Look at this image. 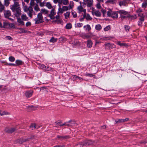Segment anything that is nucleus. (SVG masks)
I'll return each mask as SVG.
<instances>
[{
  "label": "nucleus",
  "instance_id": "19",
  "mask_svg": "<svg viewBox=\"0 0 147 147\" xmlns=\"http://www.w3.org/2000/svg\"><path fill=\"white\" fill-rule=\"evenodd\" d=\"M17 22L19 23L20 25H24V22L20 18H17Z\"/></svg>",
  "mask_w": 147,
  "mask_h": 147
},
{
  "label": "nucleus",
  "instance_id": "11",
  "mask_svg": "<svg viewBox=\"0 0 147 147\" xmlns=\"http://www.w3.org/2000/svg\"><path fill=\"white\" fill-rule=\"evenodd\" d=\"M118 12L120 15H127L128 16V15H129V13L127 11H125V10H119L118 11Z\"/></svg>",
  "mask_w": 147,
  "mask_h": 147
},
{
  "label": "nucleus",
  "instance_id": "38",
  "mask_svg": "<svg viewBox=\"0 0 147 147\" xmlns=\"http://www.w3.org/2000/svg\"><path fill=\"white\" fill-rule=\"evenodd\" d=\"M63 9H62V7H59L58 8V14H59V13H62L63 12Z\"/></svg>",
  "mask_w": 147,
  "mask_h": 147
},
{
  "label": "nucleus",
  "instance_id": "61",
  "mask_svg": "<svg viewBox=\"0 0 147 147\" xmlns=\"http://www.w3.org/2000/svg\"><path fill=\"white\" fill-rule=\"evenodd\" d=\"M9 26L11 28H13L14 26V25L13 24H9Z\"/></svg>",
  "mask_w": 147,
  "mask_h": 147
},
{
  "label": "nucleus",
  "instance_id": "37",
  "mask_svg": "<svg viewBox=\"0 0 147 147\" xmlns=\"http://www.w3.org/2000/svg\"><path fill=\"white\" fill-rule=\"evenodd\" d=\"M72 28V25L70 23L67 24L66 26V28L67 29H70Z\"/></svg>",
  "mask_w": 147,
  "mask_h": 147
},
{
  "label": "nucleus",
  "instance_id": "15",
  "mask_svg": "<svg viewBox=\"0 0 147 147\" xmlns=\"http://www.w3.org/2000/svg\"><path fill=\"white\" fill-rule=\"evenodd\" d=\"M4 14L6 18H8L11 15V11L8 10L5 11Z\"/></svg>",
  "mask_w": 147,
  "mask_h": 147
},
{
  "label": "nucleus",
  "instance_id": "42",
  "mask_svg": "<svg viewBox=\"0 0 147 147\" xmlns=\"http://www.w3.org/2000/svg\"><path fill=\"white\" fill-rule=\"evenodd\" d=\"M9 3V0H4V5L6 6H7Z\"/></svg>",
  "mask_w": 147,
  "mask_h": 147
},
{
  "label": "nucleus",
  "instance_id": "33",
  "mask_svg": "<svg viewBox=\"0 0 147 147\" xmlns=\"http://www.w3.org/2000/svg\"><path fill=\"white\" fill-rule=\"evenodd\" d=\"M101 28V26L100 24L96 25L95 26V29L97 30H100Z\"/></svg>",
  "mask_w": 147,
  "mask_h": 147
},
{
  "label": "nucleus",
  "instance_id": "4",
  "mask_svg": "<svg viewBox=\"0 0 147 147\" xmlns=\"http://www.w3.org/2000/svg\"><path fill=\"white\" fill-rule=\"evenodd\" d=\"M83 4L86 5L88 7H91L93 5V0H83Z\"/></svg>",
  "mask_w": 147,
  "mask_h": 147
},
{
  "label": "nucleus",
  "instance_id": "53",
  "mask_svg": "<svg viewBox=\"0 0 147 147\" xmlns=\"http://www.w3.org/2000/svg\"><path fill=\"white\" fill-rule=\"evenodd\" d=\"M45 2H42L41 1L39 3V5L41 7H43L45 5Z\"/></svg>",
  "mask_w": 147,
  "mask_h": 147
},
{
  "label": "nucleus",
  "instance_id": "32",
  "mask_svg": "<svg viewBox=\"0 0 147 147\" xmlns=\"http://www.w3.org/2000/svg\"><path fill=\"white\" fill-rule=\"evenodd\" d=\"M126 2L125 1H120L119 3V5L120 6H125L126 4Z\"/></svg>",
  "mask_w": 147,
  "mask_h": 147
},
{
  "label": "nucleus",
  "instance_id": "6",
  "mask_svg": "<svg viewBox=\"0 0 147 147\" xmlns=\"http://www.w3.org/2000/svg\"><path fill=\"white\" fill-rule=\"evenodd\" d=\"M80 5L77 7V9L79 13H80L82 12H83L84 13L86 12V10L85 9H84L83 7L81 5V2H80Z\"/></svg>",
  "mask_w": 147,
  "mask_h": 147
},
{
  "label": "nucleus",
  "instance_id": "58",
  "mask_svg": "<svg viewBox=\"0 0 147 147\" xmlns=\"http://www.w3.org/2000/svg\"><path fill=\"white\" fill-rule=\"evenodd\" d=\"M74 78V79H76V78H78L79 80H81V79H82V78H81V77H78V76H74V77H73Z\"/></svg>",
  "mask_w": 147,
  "mask_h": 147
},
{
  "label": "nucleus",
  "instance_id": "13",
  "mask_svg": "<svg viewBox=\"0 0 147 147\" xmlns=\"http://www.w3.org/2000/svg\"><path fill=\"white\" fill-rule=\"evenodd\" d=\"M92 15H94L97 17H100L101 16L100 12L99 11L94 10L92 12Z\"/></svg>",
  "mask_w": 147,
  "mask_h": 147
},
{
  "label": "nucleus",
  "instance_id": "23",
  "mask_svg": "<svg viewBox=\"0 0 147 147\" xmlns=\"http://www.w3.org/2000/svg\"><path fill=\"white\" fill-rule=\"evenodd\" d=\"M127 17L130 18L131 20H134L136 18V15L130 16L129 15L127 16Z\"/></svg>",
  "mask_w": 147,
  "mask_h": 147
},
{
  "label": "nucleus",
  "instance_id": "26",
  "mask_svg": "<svg viewBox=\"0 0 147 147\" xmlns=\"http://www.w3.org/2000/svg\"><path fill=\"white\" fill-rule=\"evenodd\" d=\"M57 137L58 138L62 140L66 139L68 138V137L67 136H58Z\"/></svg>",
  "mask_w": 147,
  "mask_h": 147
},
{
  "label": "nucleus",
  "instance_id": "18",
  "mask_svg": "<svg viewBox=\"0 0 147 147\" xmlns=\"http://www.w3.org/2000/svg\"><path fill=\"white\" fill-rule=\"evenodd\" d=\"M87 46L88 47L91 48L92 47V42L91 40H89L87 41Z\"/></svg>",
  "mask_w": 147,
  "mask_h": 147
},
{
  "label": "nucleus",
  "instance_id": "59",
  "mask_svg": "<svg viewBox=\"0 0 147 147\" xmlns=\"http://www.w3.org/2000/svg\"><path fill=\"white\" fill-rule=\"evenodd\" d=\"M52 69H53L52 68L49 67H47V68H46V69L45 70L49 71H51L52 70Z\"/></svg>",
  "mask_w": 147,
  "mask_h": 147
},
{
  "label": "nucleus",
  "instance_id": "35",
  "mask_svg": "<svg viewBox=\"0 0 147 147\" xmlns=\"http://www.w3.org/2000/svg\"><path fill=\"white\" fill-rule=\"evenodd\" d=\"M35 3L34 2V0H30V6L32 7L34 6L35 5Z\"/></svg>",
  "mask_w": 147,
  "mask_h": 147
},
{
  "label": "nucleus",
  "instance_id": "5",
  "mask_svg": "<svg viewBox=\"0 0 147 147\" xmlns=\"http://www.w3.org/2000/svg\"><path fill=\"white\" fill-rule=\"evenodd\" d=\"M105 49L107 50H111L113 48L116 47V45L114 44H112L110 43H105L104 45Z\"/></svg>",
  "mask_w": 147,
  "mask_h": 147
},
{
  "label": "nucleus",
  "instance_id": "45",
  "mask_svg": "<svg viewBox=\"0 0 147 147\" xmlns=\"http://www.w3.org/2000/svg\"><path fill=\"white\" fill-rule=\"evenodd\" d=\"M3 28H5L8 25H9V23L8 22H4L3 23Z\"/></svg>",
  "mask_w": 147,
  "mask_h": 147
},
{
  "label": "nucleus",
  "instance_id": "25",
  "mask_svg": "<svg viewBox=\"0 0 147 147\" xmlns=\"http://www.w3.org/2000/svg\"><path fill=\"white\" fill-rule=\"evenodd\" d=\"M34 10L36 11H40V8H39L38 5L37 4H35L34 7Z\"/></svg>",
  "mask_w": 147,
  "mask_h": 147
},
{
  "label": "nucleus",
  "instance_id": "16",
  "mask_svg": "<svg viewBox=\"0 0 147 147\" xmlns=\"http://www.w3.org/2000/svg\"><path fill=\"white\" fill-rule=\"evenodd\" d=\"M71 8L72 7L70 5H69L68 6H63L62 7V9H63V11H67L68 10H70Z\"/></svg>",
  "mask_w": 147,
  "mask_h": 147
},
{
  "label": "nucleus",
  "instance_id": "30",
  "mask_svg": "<svg viewBox=\"0 0 147 147\" xmlns=\"http://www.w3.org/2000/svg\"><path fill=\"white\" fill-rule=\"evenodd\" d=\"M61 4L62 3L65 5H67L69 3V1L68 0H62V1Z\"/></svg>",
  "mask_w": 147,
  "mask_h": 147
},
{
  "label": "nucleus",
  "instance_id": "46",
  "mask_svg": "<svg viewBox=\"0 0 147 147\" xmlns=\"http://www.w3.org/2000/svg\"><path fill=\"white\" fill-rule=\"evenodd\" d=\"M115 122L116 123H119L121 122H124L123 119H118L117 121L115 120Z\"/></svg>",
  "mask_w": 147,
  "mask_h": 147
},
{
  "label": "nucleus",
  "instance_id": "7",
  "mask_svg": "<svg viewBox=\"0 0 147 147\" xmlns=\"http://www.w3.org/2000/svg\"><path fill=\"white\" fill-rule=\"evenodd\" d=\"M56 13L55 10L52 9L51 10L50 14L49 15V16L51 19H54L55 18V15Z\"/></svg>",
  "mask_w": 147,
  "mask_h": 147
},
{
  "label": "nucleus",
  "instance_id": "52",
  "mask_svg": "<svg viewBox=\"0 0 147 147\" xmlns=\"http://www.w3.org/2000/svg\"><path fill=\"white\" fill-rule=\"evenodd\" d=\"M61 122H56V126L57 127L61 126Z\"/></svg>",
  "mask_w": 147,
  "mask_h": 147
},
{
  "label": "nucleus",
  "instance_id": "14",
  "mask_svg": "<svg viewBox=\"0 0 147 147\" xmlns=\"http://www.w3.org/2000/svg\"><path fill=\"white\" fill-rule=\"evenodd\" d=\"M15 128H6L5 129V131L8 133H11L15 130Z\"/></svg>",
  "mask_w": 147,
  "mask_h": 147
},
{
  "label": "nucleus",
  "instance_id": "1",
  "mask_svg": "<svg viewBox=\"0 0 147 147\" xmlns=\"http://www.w3.org/2000/svg\"><path fill=\"white\" fill-rule=\"evenodd\" d=\"M11 9L14 13V15L17 17H20L21 14V8L18 2H15L11 6Z\"/></svg>",
  "mask_w": 147,
  "mask_h": 147
},
{
  "label": "nucleus",
  "instance_id": "3",
  "mask_svg": "<svg viewBox=\"0 0 147 147\" xmlns=\"http://www.w3.org/2000/svg\"><path fill=\"white\" fill-rule=\"evenodd\" d=\"M34 20L35 21V24H38L43 22V17L41 13H39L38 14L37 17L34 19Z\"/></svg>",
  "mask_w": 147,
  "mask_h": 147
},
{
  "label": "nucleus",
  "instance_id": "47",
  "mask_svg": "<svg viewBox=\"0 0 147 147\" xmlns=\"http://www.w3.org/2000/svg\"><path fill=\"white\" fill-rule=\"evenodd\" d=\"M110 27L109 26H108L104 28V30L105 31H107L110 30Z\"/></svg>",
  "mask_w": 147,
  "mask_h": 147
},
{
  "label": "nucleus",
  "instance_id": "24",
  "mask_svg": "<svg viewBox=\"0 0 147 147\" xmlns=\"http://www.w3.org/2000/svg\"><path fill=\"white\" fill-rule=\"evenodd\" d=\"M57 40V38H55L54 37H52L50 40L49 42H51L54 43L56 42Z\"/></svg>",
  "mask_w": 147,
  "mask_h": 147
},
{
  "label": "nucleus",
  "instance_id": "56",
  "mask_svg": "<svg viewBox=\"0 0 147 147\" xmlns=\"http://www.w3.org/2000/svg\"><path fill=\"white\" fill-rule=\"evenodd\" d=\"M144 17H142L140 18V22H143L144 21Z\"/></svg>",
  "mask_w": 147,
  "mask_h": 147
},
{
  "label": "nucleus",
  "instance_id": "44",
  "mask_svg": "<svg viewBox=\"0 0 147 147\" xmlns=\"http://www.w3.org/2000/svg\"><path fill=\"white\" fill-rule=\"evenodd\" d=\"M40 67L42 69L44 70L46 69V66L43 64H40Z\"/></svg>",
  "mask_w": 147,
  "mask_h": 147
},
{
  "label": "nucleus",
  "instance_id": "28",
  "mask_svg": "<svg viewBox=\"0 0 147 147\" xmlns=\"http://www.w3.org/2000/svg\"><path fill=\"white\" fill-rule=\"evenodd\" d=\"M46 6L49 9H51L52 7L51 3L49 2H47L46 3Z\"/></svg>",
  "mask_w": 147,
  "mask_h": 147
},
{
  "label": "nucleus",
  "instance_id": "48",
  "mask_svg": "<svg viewBox=\"0 0 147 147\" xmlns=\"http://www.w3.org/2000/svg\"><path fill=\"white\" fill-rule=\"evenodd\" d=\"M83 24L82 23H77L76 25L78 27H81L83 26Z\"/></svg>",
  "mask_w": 147,
  "mask_h": 147
},
{
  "label": "nucleus",
  "instance_id": "41",
  "mask_svg": "<svg viewBox=\"0 0 147 147\" xmlns=\"http://www.w3.org/2000/svg\"><path fill=\"white\" fill-rule=\"evenodd\" d=\"M9 59L11 62H13L15 60V58L13 56H10L9 57Z\"/></svg>",
  "mask_w": 147,
  "mask_h": 147
},
{
  "label": "nucleus",
  "instance_id": "43",
  "mask_svg": "<svg viewBox=\"0 0 147 147\" xmlns=\"http://www.w3.org/2000/svg\"><path fill=\"white\" fill-rule=\"evenodd\" d=\"M98 3H97L96 5V7L98 9H100L101 8V7L100 4V3H102V2H98Z\"/></svg>",
  "mask_w": 147,
  "mask_h": 147
},
{
  "label": "nucleus",
  "instance_id": "22",
  "mask_svg": "<svg viewBox=\"0 0 147 147\" xmlns=\"http://www.w3.org/2000/svg\"><path fill=\"white\" fill-rule=\"evenodd\" d=\"M21 19L24 21H27L28 19V18L26 15L23 14L21 16Z\"/></svg>",
  "mask_w": 147,
  "mask_h": 147
},
{
  "label": "nucleus",
  "instance_id": "10",
  "mask_svg": "<svg viewBox=\"0 0 147 147\" xmlns=\"http://www.w3.org/2000/svg\"><path fill=\"white\" fill-rule=\"evenodd\" d=\"M116 43L117 45H119L121 47H127L128 46L127 45L126 43L121 42L120 41H117L116 42Z\"/></svg>",
  "mask_w": 147,
  "mask_h": 147
},
{
  "label": "nucleus",
  "instance_id": "63",
  "mask_svg": "<svg viewBox=\"0 0 147 147\" xmlns=\"http://www.w3.org/2000/svg\"><path fill=\"white\" fill-rule=\"evenodd\" d=\"M101 11H102V13H103V14L104 15L106 13V11H105V10H104V9H102Z\"/></svg>",
  "mask_w": 147,
  "mask_h": 147
},
{
  "label": "nucleus",
  "instance_id": "29",
  "mask_svg": "<svg viewBox=\"0 0 147 147\" xmlns=\"http://www.w3.org/2000/svg\"><path fill=\"white\" fill-rule=\"evenodd\" d=\"M71 121H68V122H66L65 124V126H68V127H70L71 126H72V125L74 124L76 125V124L75 123H71L70 124L69 123H70Z\"/></svg>",
  "mask_w": 147,
  "mask_h": 147
},
{
  "label": "nucleus",
  "instance_id": "36",
  "mask_svg": "<svg viewBox=\"0 0 147 147\" xmlns=\"http://www.w3.org/2000/svg\"><path fill=\"white\" fill-rule=\"evenodd\" d=\"M9 114V113L7 112L6 111H3L2 113H1H1L0 115L1 116H2L3 115H7Z\"/></svg>",
  "mask_w": 147,
  "mask_h": 147
},
{
  "label": "nucleus",
  "instance_id": "27",
  "mask_svg": "<svg viewBox=\"0 0 147 147\" xmlns=\"http://www.w3.org/2000/svg\"><path fill=\"white\" fill-rule=\"evenodd\" d=\"M36 127V124L35 123L32 124L30 126V129L31 130H33L35 129Z\"/></svg>",
  "mask_w": 147,
  "mask_h": 147
},
{
  "label": "nucleus",
  "instance_id": "9",
  "mask_svg": "<svg viewBox=\"0 0 147 147\" xmlns=\"http://www.w3.org/2000/svg\"><path fill=\"white\" fill-rule=\"evenodd\" d=\"M83 17L84 18H85L86 20L88 21L91 20L92 19V18L90 16V15L88 14H86V12L84 13Z\"/></svg>",
  "mask_w": 147,
  "mask_h": 147
},
{
  "label": "nucleus",
  "instance_id": "54",
  "mask_svg": "<svg viewBox=\"0 0 147 147\" xmlns=\"http://www.w3.org/2000/svg\"><path fill=\"white\" fill-rule=\"evenodd\" d=\"M6 65H9L10 66H15L16 64L13 63H6V64H5Z\"/></svg>",
  "mask_w": 147,
  "mask_h": 147
},
{
  "label": "nucleus",
  "instance_id": "21",
  "mask_svg": "<svg viewBox=\"0 0 147 147\" xmlns=\"http://www.w3.org/2000/svg\"><path fill=\"white\" fill-rule=\"evenodd\" d=\"M16 64L18 65H21L23 64V62L20 60H17L16 61Z\"/></svg>",
  "mask_w": 147,
  "mask_h": 147
},
{
  "label": "nucleus",
  "instance_id": "60",
  "mask_svg": "<svg viewBox=\"0 0 147 147\" xmlns=\"http://www.w3.org/2000/svg\"><path fill=\"white\" fill-rule=\"evenodd\" d=\"M120 15L121 16H120V18H121V19L122 20H123V19H125L126 17V16H123V15Z\"/></svg>",
  "mask_w": 147,
  "mask_h": 147
},
{
  "label": "nucleus",
  "instance_id": "50",
  "mask_svg": "<svg viewBox=\"0 0 147 147\" xmlns=\"http://www.w3.org/2000/svg\"><path fill=\"white\" fill-rule=\"evenodd\" d=\"M85 76H88L90 77H94L95 76L94 75H93L92 74H85Z\"/></svg>",
  "mask_w": 147,
  "mask_h": 147
},
{
  "label": "nucleus",
  "instance_id": "17",
  "mask_svg": "<svg viewBox=\"0 0 147 147\" xmlns=\"http://www.w3.org/2000/svg\"><path fill=\"white\" fill-rule=\"evenodd\" d=\"M93 141L90 140H88L86 141L83 144V145H89L93 143Z\"/></svg>",
  "mask_w": 147,
  "mask_h": 147
},
{
  "label": "nucleus",
  "instance_id": "62",
  "mask_svg": "<svg viewBox=\"0 0 147 147\" xmlns=\"http://www.w3.org/2000/svg\"><path fill=\"white\" fill-rule=\"evenodd\" d=\"M90 37V36L89 35H87V34H85L84 36V38H88Z\"/></svg>",
  "mask_w": 147,
  "mask_h": 147
},
{
  "label": "nucleus",
  "instance_id": "8",
  "mask_svg": "<svg viewBox=\"0 0 147 147\" xmlns=\"http://www.w3.org/2000/svg\"><path fill=\"white\" fill-rule=\"evenodd\" d=\"M28 16L31 18L32 17V13L34 12L33 8L32 7L29 6L28 7Z\"/></svg>",
  "mask_w": 147,
  "mask_h": 147
},
{
  "label": "nucleus",
  "instance_id": "55",
  "mask_svg": "<svg viewBox=\"0 0 147 147\" xmlns=\"http://www.w3.org/2000/svg\"><path fill=\"white\" fill-rule=\"evenodd\" d=\"M72 14L74 18H76L77 16V13L75 12H72Z\"/></svg>",
  "mask_w": 147,
  "mask_h": 147
},
{
  "label": "nucleus",
  "instance_id": "20",
  "mask_svg": "<svg viewBox=\"0 0 147 147\" xmlns=\"http://www.w3.org/2000/svg\"><path fill=\"white\" fill-rule=\"evenodd\" d=\"M84 28H85L86 30H87L88 31H90L91 29L90 25L89 24H87L84 26Z\"/></svg>",
  "mask_w": 147,
  "mask_h": 147
},
{
  "label": "nucleus",
  "instance_id": "57",
  "mask_svg": "<svg viewBox=\"0 0 147 147\" xmlns=\"http://www.w3.org/2000/svg\"><path fill=\"white\" fill-rule=\"evenodd\" d=\"M31 25V22H28L26 24V26H30Z\"/></svg>",
  "mask_w": 147,
  "mask_h": 147
},
{
  "label": "nucleus",
  "instance_id": "39",
  "mask_svg": "<svg viewBox=\"0 0 147 147\" xmlns=\"http://www.w3.org/2000/svg\"><path fill=\"white\" fill-rule=\"evenodd\" d=\"M70 13V12L69 11H67L65 13V17L66 19H67L69 17Z\"/></svg>",
  "mask_w": 147,
  "mask_h": 147
},
{
  "label": "nucleus",
  "instance_id": "34",
  "mask_svg": "<svg viewBox=\"0 0 147 147\" xmlns=\"http://www.w3.org/2000/svg\"><path fill=\"white\" fill-rule=\"evenodd\" d=\"M41 13H44L45 14H47L48 13V11L45 9H41Z\"/></svg>",
  "mask_w": 147,
  "mask_h": 147
},
{
  "label": "nucleus",
  "instance_id": "12",
  "mask_svg": "<svg viewBox=\"0 0 147 147\" xmlns=\"http://www.w3.org/2000/svg\"><path fill=\"white\" fill-rule=\"evenodd\" d=\"M33 93V91L32 90L26 91L25 93V95L27 98H29L32 96Z\"/></svg>",
  "mask_w": 147,
  "mask_h": 147
},
{
  "label": "nucleus",
  "instance_id": "64",
  "mask_svg": "<svg viewBox=\"0 0 147 147\" xmlns=\"http://www.w3.org/2000/svg\"><path fill=\"white\" fill-rule=\"evenodd\" d=\"M56 147H65V146L64 145H57Z\"/></svg>",
  "mask_w": 147,
  "mask_h": 147
},
{
  "label": "nucleus",
  "instance_id": "40",
  "mask_svg": "<svg viewBox=\"0 0 147 147\" xmlns=\"http://www.w3.org/2000/svg\"><path fill=\"white\" fill-rule=\"evenodd\" d=\"M5 10V7L2 4L1 5H0V12H2L4 11Z\"/></svg>",
  "mask_w": 147,
  "mask_h": 147
},
{
  "label": "nucleus",
  "instance_id": "49",
  "mask_svg": "<svg viewBox=\"0 0 147 147\" xmlns=\"http://www.w3.org/2000/svg\"><path fill=\"white\" fill-rule=\"evenodd\" d=\"M24 11L25 12H27L28 10V7L26 6H25L23 7Z\"/></svg>",
  "mask_w": 147,
  "mask_h": 147
},
{
  "label": "nucleus",
  "instance_id": "2",
  "mask_svg": "<svg viewBox=\"0 0 147 147\" xmlns=\"http://www.w3.org/2000/svg\"><path fill=\"white\" fill-rule=\"evenodd\" d=\"M118 11H113L111 10H109L107 12V15L108 16L116 19L118 17Z\"/></svg>",
  "mask_w": 147,
  "mask_h": 147
},
{
  "label": "nucleus",
  "instance_id": "51",
  "mask_svg": "<svg viewBox=\"0 0 147 147\" xmlns=\"http://www.w3.org/2000/svg\"><path fill=\"white\" fill-rule=\"evenodd\" d=\"M5 38L7 40H13V38L9 36H7L5 37Z\"/></svg>",
  "mask_w": 147,
  "mask_h": 147
},
{
  "label": "nucleus",
  "instance_id": "31",
  "mask_svg": "<svg viewBox=\"0 0 147 147\" xmlns=\"http://www.w3.org/2000/svg\"><path fill=\"white\" fill-rule=\"evenodd\" d=\"M124 28L126 32H128L129 31V30L130 28V27L129 26L127 25H125Z\"/></svg>",
  "mask_w": 147,
  "mask_h": 147
}]
</instances>
